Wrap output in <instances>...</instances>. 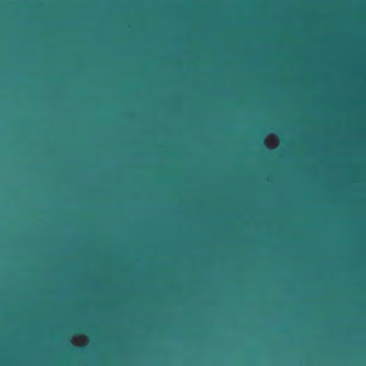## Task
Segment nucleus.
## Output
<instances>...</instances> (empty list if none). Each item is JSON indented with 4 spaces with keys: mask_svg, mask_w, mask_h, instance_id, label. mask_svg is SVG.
Returning <instances> with one entry per match:
<instances>
[{
    "mask_svg": "<svg viewBox=\"0 0 366 366\" xmlns=\"http://www.w3.org/2000/svg\"><path fill=\"white\" fill-rule=\"evenodd\" d=\"M69 32H71V27H69Z\"/></svg>",
    "mask_w": 366,
    "mask_h": 366,
    "instance_id": "2",
    "label": "nucleus"
},
{
    "mask_svg": "<svg viewBox=\"0 0 366 366\" xmlns=\"http://www.w3.org/2000/svg\"><path fill=\"white\" fill-rule=\"evenodd\" d=\"M69 32H71V27H69Z\"/></svg>",
    "mask_w": 366,
    "mask_h": 366,
    "instance_id": "4",
    "label": "nucleus"
},
{
    "mask_svg": "<svg viewBox=\"0 0 366 366\" xmlns=\"http://www.w3.org/2000/svg\"><path fill=\"white\" fill-rule=\"evenodd\" d=\"M69 343H70V352H71V345L73 344V342L71 339H70Z\"/></svg>",
    "mask_w": 366,
    "mask_h": 366,
    "instance_id": "1",
    "label": "nucleus"
},
{
    "mask_svg": "<svg viewBox=\"0 0 366 366\" xmlns=\"http://www.w3.org/2000/svg\"><path fill=\"white\" fill-rule=\"evenodd\" d=\"M69 32H71V27H69Z\"/></svg>",
    "mask_w": 366,
    "mask_h": 366,
    "instance_id": "3",
    "label": "nucleus"
}]
</instances>
